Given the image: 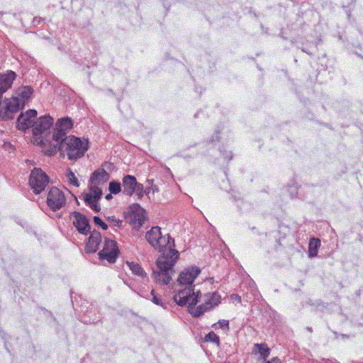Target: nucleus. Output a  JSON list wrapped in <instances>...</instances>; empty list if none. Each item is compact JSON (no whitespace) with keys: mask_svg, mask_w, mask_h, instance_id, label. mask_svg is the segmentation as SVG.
<instances>
[{"mask_svg":"<svg viewBox=\"0 0 363 363\" xmlns=\"http://www.w3.org/2000/svg\"><path fill=\"white\" fill-rule=\"evenodd\" d=\"M174 301L179 306H187L190 314L199 318L218 306L221 302V296L218 291L202 294L197 291L191 294L189 289H178L174 295Z\"/></svg>","mask_w":363,"mask_h":363,"instance_id":"nucleus-1","label":"nucleus"},{"mask_svg":"<svg viewBox=\"0 0 363 363\" xmlns=\"http://www.w3.org/2000/svg\"><path fill=\"white\" fill-rule=\"evenodd\" d=\"M145 239L155 250L161 253V256H172L174 252L179 255L175 249L174 239L169 233L163 234L159 226L152 227L146 233Z\"/></svg>","mask_w":363,"mask_h":363,"instance_id":"nucleus-2","label":"nucleus"},{"mask_svg":"<svg viewBox=\"0 0 363 363\" xmlns=\"http://www.w3.org/2000/svg\"><path fill=\"white\" fill-rule=\"evenodd\" d=\"M89 149V140L74 135H69L59 144V150L66 153L70 160L82 157Z\"/></svg>","mask_w":363,"mask_h":363,"instance_id":"nucleus-3","label":"nucleus"},{"mask_svg":"<svg viewBox=\"0 0 363 363\" xmlns=\"http://www.w3.org/2000/svg\"><path fill=\"white\" fill-rule=\"evenodd\" d=\"M179 256L173 253L172 256H160L157 259V270L153 272V279L161 285H167L172 279L173 267L177 263Z\"/></svg>","mask_w":363,"mask_h":363,"instance_id":"nucleus-4","label":"nucleus"},{"mask_svg":"<svg viewBox=\"0 0 363 363\" xmlns=\"http://www.w3.org/2000/svg\"><path fill=\"white\" fill-rule=\"evenodd\" d=\"M53 118L47 115L38 118L33 129V143L34 144H44V139L50 135V128L53 125Z\"/></svg>","mask_w":363,"mask_h":363,"instance_id":"nucleus-5","label":"nucleus"},{"mask_svg":"<svg viewBox=\"0 0 363 363\" xmlns=\"http://www.w3.org/2000/svg\"><path fill=\"white\" fill-rule=\"evenodd\" d=\"M200 273L201 270L198 267H189L182 271L177 278V282L180 287L179 289H189L191 294H194L193 283Z\"/></svg>","mask_w":363,"mask_h":363,"instance_id":"nucleus-6","label":"nucleus"},{"mask_svg":"<svg viewBox=\"0 0 363 363\" xmlns=\"http://www.w3.org/2000/svg\"><path fill=\"white\" fill-rule=\"evenodd\" d=\"M48 183V176L40 168H34L31 171L29 185L35 194L43 192Z\"/></svg>","mask_w":363,"mask_h":363,"instance_id":"nucleus-7","label":"nucleus"},{"mask_svg":"<svg viewBox=\"0 0 363 363\" xmlns=\"http://www.w3.org/2000/svg\"><path fill=\"white\" fill-rule=\"evenodd\" d=\"M117 243L115 240L106 238L102 250L99 252L101 260H106L108 263H114L119 255Z\"/></svg>","mask_w":363,"mask_h":363,"instance_id":"nucleus-8","label":"nucleus"},{"mask_svg":"<svg viewBox=\"0 0 363 363\" xmlns=\"http://www.w3.org/2000/svg\"><path fill=\"white\" fill-rule=\"evenodd\" d=\"M46 202L49 208L56 211L61 209L66 204V198L64 193L57 187H51L48 193Z\"/></svg>","mask_w":363,"mask_h":363,"instance_id":"nucleus-9","label":"nucleus"},{"mask_svg":"<svg viewBox=\"0 0 363 363\" xmlns=\"http://www.w3.org/2000/svg\"><path fill=\"white\" fill-rule=\"evenodd\" d=\"M23 102L15 96L5 101V106L0 109V118L4 121L12 119L13 114L23 107Z\"/></svg>","mask_w":363,"mask_h":363,"instance_id":"nucleus-10","label":"nucleus"},{"mask_svg":"<svg viewBox=\"0 0 363 363\" xmlns=\"http://www.w3.org/2000/svg\"><path fill=\"white\" fill-rule=\"evenodd\" d=\"M102 190L99 186L89 184V193L84 195L85 202L95 212H99L101 209L98 201L101 199Z\"/></svg>","mask_w":363,"mask_h":363,"instance_id":"nucleus-11","label":"nucleus"},{"mask_svg":"<svg viewBox=\"0 0 363 363\" xmlns=\"http://www.w3.org/2000/svg\"><path fill=\"white\" fill-rule=\"evenodd\" d=\"M70 219L73 225L80 234L87 235L91 233L89 220L84 215L79 212L74 211L70 215Z\"/></svg>","mask_w":363,"mask_h":363,"instance_id":"nucleus-12","label":"nucleus"},{"mask_svg":"<svg viewBox=\"0 0 363 363\" xmlns=\"http://www.w3.org/2000/svg\"><path fill=\"white\" fill-rule=\"evenodd\" d=\"M37 116V111L34 109H30L24 113H21L16 123L18 129L25 130L31 126H33V122Z\"/></svg>","mask_w":363,"mask_h":363,"instance_id":"nucleus-13","label":"nucleus"},{"mask_svg":"<svg viewBox=\"0 0 363 363\" xmlns=\"http://www.w3.org/2000/svg\"><path fill=\"white\" fill-rule=\"evenodd\" d=\"M109 174L103 168H99L94 171L89 179V184L101 186L109 179Z\"/></svg>","mask_w":363,"mask_h":363,"instance_id":"nucleus-14","label":"nucleus"},{"mask_svg":"<svg viewBox=\"0 0 363 363\" xmlns=\"http://www.w3.org/2000/svg\"><path fill=\"white\" fill-rule=\"evenodd\" d=\"M101 241V235L99 232L93 231L86 243L85 251L87 253H93L97 251L99 243Z\"/></svg>","mask_w":363,"mask_h":363,"instance_id":"nucleus-15","label":"nucleus"},{"mask_svg":"<svg viewBox=\"0 0 363 363\" xmlns=\"http://www.w3.org/2000/svg\"><path fill=\"white\" fill-rule=\"evenodd\" d=\"M138 184L136 178L134 176L129 174L124 176L122 183L123 194L131 196L135 192Z\"/></svg>","mask_w":363,"mask_h":363,"instance_id":"nucleus-16","label":"nucleus"},{"mask_svg":"<svg viewBox=\"0 0 363 363\" xmlns=\"http://www.w3.org/2000/svg\"><path fill=\"white\" fill-rule=\"evenodd\" d=\"M270 352L271 350L266 343H256L253 345L252 353L254 354H259L260 359L263 361L267 359Z\"/></svg>","mask_w":363,"mask_h":363,"instance_id":"nucleus-17","label":"nucleus"},{"mask_svg":"<svg viewBox=\"0 0 363 363\" xmlns=\"http://www.w3.org/2000/svg\"><path fill=\"white\" fill-rule=\"evenodd\" d=\"M33 94V90L31 87L28 86H24L19 87L15 92V96L19 98V101L23 102V105L24 106L26 102L28 101L31 94Z\"/></svg>","mask_w":363,"mask_h":363,"instance_id":"nucleus-18","label":"nucleus"},{"mask_svg":"<svg viewBox=\"0 0 363 363\" xmlns=\"http://www.w3.org/2000/svg\"><path fill=\"white\" fill-rule=\"evenodd\" d=\"M125 264L134 275L138 276L141 278L147 277V273L138 263L126 261Z\"/></svg>","mask_w":363,"mask_h":363,"instance_id":"nucleus-19","label":"nucleus"},{"mask_svg":"<svg viewBox=\"0 0 363 363\" xmlns=\"http://www.w3.org/2000/svg\"><path fill=\"white\" fill-rule=\"evenodd\" d=\"M320 246V240L319 238H313L308 243V255L313 257L317 256L318 249Z\"/></svg>","mask_w":363,"mask_h":363,"instance_id":"nucleus-20","label":"nucleus"},{"mask_svg":"<svg viewBox=\"0 0 363 363\" xmlns=\"http://www.w3.org/2000/svg\"><path fill=\"white\" fill-rule=\"evenodd\" d=\"M56 126L67 132L72 128L73 121L69 117L61 118L57 120Z\"/></svg>","mask_w":363,"mask_h":363,"instance_id":"nucleus-21","label":"nucleus"},{"mask_svg":"<svg viewBox=\"0 0 363 363\" xmlns=\"http://www.w3.org/2000/svg\"><path fill=\"white\" fill-rule=\"evenodd\" d=\"M48 141L47 138L44 139V144L39 145L40 147H42V150L44 152V153L48 156H52L55 155L57 152V150H59V144L57 143L55 145H51V144H46V142Z\"/></svg>","mask_w":363,"mask_h":363,"instance_id":"nucleus-22","label":"nucleus"},{"mask_svg":"<svg viewBox=\"0 0 363 363\" xmlns=\"http://www.w3.org/2000/svg\"><path fill=\"white\" fill-rule=\"evenodd\" d=\"M67 132L59 128L56 126V128L55 129L53 134H52V140L56 142L57 143L60 144L61 141H62L66 136Z\"/></svg>","mask_w":363,"mask_h":363,"instance_id":"nucleus-23","label":"nucleus"},{"mask_svg":"<svg viewBox=\"0 0 363 363\" xmlns=\"http://www.w3.org/2000/svg\"><path fill=\"white\" fill-rule=\"evenodd\" d=\"M66 177L70 184L76 187L79 186L77 178L75 177L74 172L70 169L67 170Z\"/></svg>","mask_w":363,"mask_h":363,"instance_id":"nucleus-24","label":"nucleus"},{"mask_svg":"<svg viewBox=\"0 0 363 363\" xmlns=\"http://www.w3.org/2000/svg\"><path fill=\"white\" fill-rule=\"evenodd\" d=\"M159 191V187L157 185H152L151 186H149L146 187L144 190V192L145 193L146 196L151 199L152 198H154V195L155 193H157Z\"/></svg>","mask_w":363,"mask_h":363,"instance_id":"nucleus-25","label":"nucleus"},{"mask_svg":"<svg viewBox=\"0 0 363 363\" xmlns=\"http://www.w3.org/2000/svg\"><path fill=\"white\" fill-rule=\"evenodd\" d=\"M108 189L111 194H117L121 191V184L119 182H111Z\"/></svg>","mask_w":363,"mask_h":363,"instance_id":"nucleus-26","label":"nucleus"},{"mask_svg":"<svg viewBox=\"0 0 363 363\" xmlns=\"http://www.w3.org/2000/svg\"><path fill=\"white\" fill-rule=\"evenodd\" d=\"M205 340L206 342H215L216 344H219V337L213 331L208 333L206 337H205Z\"/></svg>","mask_w":363,"mask_h":363,"instance_id":"nucleus-27","label":"nucleus"},{"mask_svg":"<svg viewBox=\"0 0 363 363\" xmlns=\"http://www.w3.org/2000/svg\"><path fill=\"white\" fill-rule=\"evenodd\" d=\"M144 187L143 184L138 183L136 186V189L135 190V192L139 199H141L144 195H145V193L144 192Z\"/></svg>","mask_w":363,"mask_h":363,"instance_id":"nucleus-28","label":"nucleus"},{"mask_svg":"<svg viewBox=\"0 0 363 363\" xmlns=\"http://www.w3.org/2000/svg\"><path fill=\"white\" fill-rule=\"evenodd\" d=\"M94 223L103 230H107L108 228V225L99 216L94 217Z\"/></svg>","mask_w":363,"mask_h":363,"instance_id":"nucleus-29","label":"nucleus"},{"mask_svg":"<svg viewBox=\"0 0 363 363\" xmlns=\"http://www.w3.org/2000/svg\"><path fill=\"white\" fill-rule=\"evenodd\" d=\"M220 328L224 330L228 331L229 330V321L227 320H220L218 322Z\"/></svg>","mask_w":363,"mask_h":363,"instance_id":"nucleus-30","label":"nucleus"},{"mask_svg":"<svg viewBox=\"0 0 363 363\" xmlns=\"http://www.w3.org/2000/svg\"><path fill=\"white\" fill-rule=\"evenodd\" d=\"M108 219L113 223L115 226H121L122 221L117 219L115 216L108 217Z\"/></svg>","mask_w":363,"mask_h":363,"instance_id":"nucleus-31","label":"nucleus"},{"mask_svg":"<svg viewBox=\"0 0 363 363\" xmlns=\"http://www.w3.org/2000/svg\"><path fill=\"white\" fill-rule=\"evenodd\" d=\"M264 363H281V360L278 357H274L271 358L270 359H266L264 360Z\"/></svg>","mask_w":363,"mask_h":363,"instance_id":"nucleus-32","label":"nucleus"},{"mask_svg":"<svg viewBox=\"0 0 363 363\" xmlns=\"http://www.w3.org/2000/svg\"><path fill=\"white\" fill-rule=\"evenodd\" d=\"M151 294L152 295V302L155 303L157 305H161L160 300L155 295V291L152 290Z\"/></svg>","mask_w":363,"mask_h":363,"instance_id":"nucleus-33","label":"nucleus"},{"mask_svg":"<svg viewBox=\"0 0 363 363\" xmlns=\"http://www.w3.org/2000/svg\"><path fill=\"white\" fill-rule=\"evenodd\" d=\"M146 182L148 184L149 186H152V185H155L154 184V179H147Z\"/></svg>","mask_w":363,"mask_h":363,"instance_id":"nucleus-34","label":"nucleus"},{"mask_svg":"<svg viewBox=\"0 0 363 363\" xmlns=\"http://www.w3.org/2000/svg\"><path fill=\"white\" fill-rule=\"evenodd\" d=\"M232 297H235V298H236V300H238V302H240V303L241 302V298H240V296H238V295H233V296H232Z\"/></svg>","mask_w":363,"mask_h":363,"instance_id":"nucleus-35","label":"nucleus"},{"mask_svg":"<svg viewBox=\"0 0 363 363\" xmlns=\"http://www.w3.org/2000/svg\"><path fill=\"white\" fill-rule=\"evenodd\" d=\"M111 198H112V196H111V195L110 194L106 196V199H109Z\"/></svg>","mask_w":363,"mask_h":363,"instance_id":"nucleus-36","label":"nucleus"}]
</instances>
